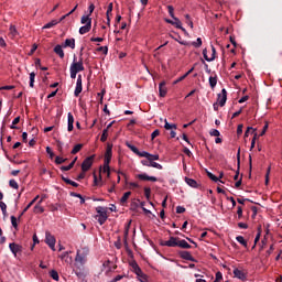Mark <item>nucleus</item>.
Wrapping results in <instances>:
<instances>
[{"mask_svg": "<svg viewBox=\"0 0 282 282\" xmlns=\"http://www.w3.org/2000/svg\"><path fill=\"white\" fill-rule=\"evenodd\" d=\"M224 279V274L221 273V271H218L217 273H216V281H221Z\"/></svg>", "mask_w": 282, "mask_h": 282, "instance_id": "nucleus-60", "label": "nucleus"}, {"mask_svg": "<svg viewBox=\"0 0 282 282\" xmlns=\"http://www.w3.org/2000/svg\"><path fill=\"white\" fill-rule=\"evenodd\" d=\"M82 93H83V75H78L75 91H74V96L76 98H78Z\"/></svg>", "mask_w": 282, "mask_h": 282, "instance_id": "nucleus-10", "label": "nucleus"}, {"mask_svg": "<svg viewBox=\"0 0 282 282\" xmlns=\"http://www.w3.org/2000/svg\"><path fill=\"white\" fill-rule=\"evenodd\" d=\"M159 94L161 98L166 96V82H161L159 85Z\"/></svg>", "mask_w": 282, "mask_h": 282, "instance_id": "nucleus-17", "label": "nucleus"}, {"mask_svg": "<svg viewBox=\"0 0 282 282\" xmlns=\"http://www.w3.org/2000/svg\"><path fill=\"white\" fill-rule=\"evenodd\" d=\"M62 180L63 182H65V184H69L70 186H74L75 188H78V183L65 177V176H62Z\"/></svg>", "mask_w": 282, "mask_h": 282, "instance_id": "nucleus-25", "label": "nucleus"}, {"mask_svg": "<svg viewBox=\"0 0 282 282\" xmlns=\"http://www.w3.org/2000/svg\"><path fill=\"white\" fill-rule=\"evenodd\" d=\"M137 155H139V158H147V160H149V158H151V153H149L147 151L140 152V150H139V153H137Z\"/></svg>", "mask_w": 282, "mask_h": 282, "instance_id": "nucleus-45", "label": "nucleus"}, {"mask_svg": "<svg viewBox=\"0 0 282 282\" xmlns=\"http://www.w3.org/2000/svg\"><path fill=\"white\" fill-rule=\"evenodd\" d=\"M173 21H174V24L172 25H175L177 30H182L183 26H182V21H180V18H174Z\"/></svg>", "mask_w": 282, "mask_h": 282, "instance_id": "nucleus-40", "label": "nucleus"}, {"mask_svg": "<svg viewBox=\"0 0 282 282\" xmlns=\"http://www.w3.org/2000/svg\"><path fill=\"white\" fill-rule=\"evenodd\" d=\"M53 52H55L57 54V56H59V58H65V51H63V45L57 44L54 48Z\"/></svg>", "mask_w": 282, "mask_h": 282, "instance_id": "nucleus-16", "label": "nucleus"}, {"mask_svg": "<svg viewBox=\"0 0 282 282\" xmlns=\"http://www.w3.org/2000/svg\"><path fill=\"white\" fill-rule=\"evenodd\" d=\"M194 47H202V37H197L196 42H192Z\"/></svg>", "mask_w": 282, "mask_h": 282, "instance_id": "nucleus-52", "label": "nucleus"}, {"mask_svg": "<svg viewBox=\"0 0 282 282\" xmlns=\"http://www.w3.org/2000/svg\"><path fill=\"white\" fill-rule=\"evenodd\" d=\"M96 52H102V54H105V56H107V54H109V47L108 46H99L96 48Z\"/></svg>", "mask_w": 282, "mask_h": 282, "instance_id": "nucleus-37", "label": "nucleus"}, {"mask_svg": "<svg viewBox=\"0 0 282 282\" xmlns=\"http://www.w3.org/2000/svg\"><path fill=\"white\" fill-rule=\"evenodd\" d=\"M130 188L133 191V188H140V185L138 183L134 182H130L129 183Z\"/></svg>", "mask_w": 282, "mask_h": 282, "instance_id": "nucleus-63", "label": "nucleus"}, {"mask_svg": "<svg viewBox=\"0 0 282 282\" xmlns=\"http://www.w3.org/2000/svg\"><path fill=\"white\" fill-rule=\"evenodd\" d=\"M9 186L15 191H19V183L14 178L9 181Z\"/></svg>", "mask_w": 282, "mask_h": 282, "instance_id": "nucleus-35", "label": "nucleus"}, {"mask_svg": "<svg viewBox=\"0 0 282 282\" xmlns=\"http://www.w3.org/2000/svg\"><path fill=\"white\" fill-rule=\"evenodd\" d=\"M112 149H113V145L112 144H108L107 145V149H106V153H105V158H112L113 153H112Z\"/></svg>", "mask_w": 282, "mask_h": 282, "instance_id": "nucleus-24", "label": "nucleus"}, {"mask_svg": "<svg viewBox=\"0 0 282 282\" xmlns=\"http://www.w3.org/2000/svg\"><path fill=\"white\" fill-rule=\"evenodd\" d=\"M67 118H68L67 131H74V115H72V112H68Z\"/></svg>", "mask_w": 282, "mask_h": 282, "instance_id": "nucleus-19", "label": "nucleus"}, {"mask_svg": "<svg viewBox=\"0 0 282 282\" xmlns=\"http://www.w3.org/2000/svg\"><path fill=\"white\" fill-rule=\"evenodd\" d=\"M144 195L147 199H151V187H144Z\"/></svg>", "mask_w": 282, "mask_h": 282, "instance_id": "nucleus-50", "label": "nucleus"}, {"mask_svg": "<svg viewBox=\"0 0 282 282\" xmlns=\"http://www.w3.org/2000/svg\"><path fill=\"white\" fill-rule=\"evenodd\" d=\"M9 250L17 258L19 254H21L23 252V246L15 243V242H11V243H9Z\"/></svg>", "mask_w": 282, "mask_h": 282, "instance_id": "nucleus-7", "label": "nucleus"}, {"mask_svg": "<svg viewBox=\"0 0 282 282\" xmlns=\"http://www.w3.org/2000/svg\"><path fill=\"white\" fill-rule=\"evenodd\" d=\"M90 41L93 43H102V41H105V39H102V37H91Z\"/></svg>", "mask_w": 282, "mask_h": 282, "instance_id": "nucleus-59", "label": "nucleus"}, {"mask_svg": "<svg viewBox=\"0 0 282 282\" xmlns=\"http://www.w3.org/2000/svg\"><path fill=\"white\" fill-rule=\"evenodd\" d=\"M77 57L74 55L73 63L70 65V72H85V66L83 65V58H80L78 62L76 61Z\"/></svg>", "mask_w": 282, "mask_h": 282, "instance_id": "nucleus-2", "label": "nucleus"}, {"mask_svg": "<svg viewBox=\"0 0 282 282\" xmlns=\"http://www.w3.org/2000/svg\"><path fill=\"white\" fill-rule=\"evenodd\" d=\"M185 19H186L185 23L193 29V20H191V15L185 14Z\"/></svg>", "mask_w": 282, "mask_h": 282, "instance_id": "nucleus-51", "label": "nucleus"}, {"mask_svg": "<svg viewBox=\"0 0 282 282\" xmlns=\"http://www.w3.org/2000/svg\"><path fill=\"white\" fill-rule=\"evenodd\" d=\"M167 11L172 19H177V17H175V8H173V6H167Z\"/></svg>", "mask_w": 282, "mask_h": 282, "instance_id": "nucleus-38", "label": "nucleus"}, {"mask_svg": "<svg viewBox=\"0 0 282 282\" xmlns=\"http://www.w3.org/2000/svg\"><path fill=\"white\" fill-rule=\"evenodd\" d=\"M203 56L207 63H212V61H215V56L208 57V50L204 48L203 50Z\"/></svg>", "mask_w": 282, "mask_h": 282, "instance_id": "nucleus-28", "label": "nucleus"}, {"mask_svg": "<svg viewBox=\"0 0 282 282\" xmlns=\"http://www.w3.org/2000/svg\"><path fill=\"white\" fill-rule=\"evenodd\" d=\"M111 12H113V3H112V2H110V3L108 4V9H107L106 15L109 17V14H110Z\"/></svg>", "mask_w": 282, "mask_h": 282, "instance_id": "nucleus-55", "label": "nucleus"}, {"mask_svg": "<svg viewBox=\"0 0 282 282\" xmlns=\"http://www.w3.org/2000/svg\"><path fill=\"white\" fill-rule=\"evenodd\" d=\"M149 162H153L155 160H160V155L159 154H150V158H148Z\"/></svg>", "mask_w": 282, "mask_h": 282, "instance_id": "nucleus-54", "label": "nucleus"}, {"mask_svg": "<svg viewBox=\"0 0 282 282\" xmlns=\"http://www.w3.org/2000/svg\"><path fill=\"white\" fill-rule=\"evenodd\" d=\"M82 25H91V18L90 15H83L80 19Z\"/></svg>", "mask_w": 282, "mask_h": 282, "instance_id": "nucleus-23", "label": "nucleus"}, {"mask_svg": "<svg viewBox=\"0 0 282 282\" xmlns=\"http://www.w3.org/2000/svg\"><path fill=\"white\" fill-rule=\"evenodd\" d=\"M207 177H209V180H212V182H220L221 184H224V182L221 180H219V177L215 176V174H213L212 172L207 171Z\"/></svg>", "mask_w": 282, "mask_h": 282, "instance_id": "nucleus-29", "label": "nucleus"}, {"mask_svg": "<svg viewBox=\"0 0 282 282\" xmlns=\"http://www.w3.org/2000/svg\"><path fill=\"white\" fill-rule=\"evenodd\" d=\"M107 138H109V130L104 129L102 134L100 137L101 142H107Z\"/></svg>", "mask_w": 282, "mask_h": 282, "instance_id": "nucleus-36", "label": "nucleus"}, {"mask_svg": "<svg viewBox=\"0 0 282 282\" xmlns=\"http://www.w3.org/2000/svg\"><path fill=\"white\" fill-rule=\"evenodd\" d=\"M209 85H210L212 89H215V87H217V76H215V77L210 76L209 77Z\"/></svg>", "mask_w": 282, "mask_h": 282, "instance_id": "nucleus-34", "label": "nucleus"}, {"mask_svg": "<svg viewBox=\"0 0 282 282\" xmlns=\"http://www.w3.org/2000/svg\"><path fill=\"white\" fill-rule=\"evenodd\" d=\"M236 240L238 241V243H240L241 246H243V248H248V241H246V239L243 238V236H238V237H236Z\"/></svg>", "mask_w": 282, "mask_h": 282, "instance_id": "nucleus-27", "label": "nucleus"}, {"mask_svg": "<svg viewBox=\"0 0 282 282\" xmlns=\"http://www.w3.org/2000/svg\"><path fill=\"white\" fill-rule=\"evenodd\" d=\"M158 135H160V131L156 129V130H154V131L152 132L151 139H152V140H155V138H158Z\"/></svg>", "mask_w": 282, "mask_h": 282, "instance_id": "nucleus-61", "label": "nucleus"}, {"mask_svg": "<svg viewBox=\"0 0 282 282\" xmlns=\"http://www.w3.org/2000/svg\"><path fill=\"white\" fill-rule=\"evenodd\" d=\"M87 263V252L77 250V254L75 258V264L85 265Z\"/></svg>", "mask_w": 282, "mask_h": 282, "instance_id": "nucleus-5", "label": "nucleus"}, {"mask_svg": "<svg viewBox=\"0 0 282 282\" xmlns=\"http://www.w3.org/2000/svg\"><path fill=\"white\" fill-rule=\"evenodd\" d=\"M61 259L62 261H67V259H69V251L63 252Z\"/></svg>", "mask_w": 282, "mask_h": 282, "instance_id": "nucleus-56", "label": "nucleus"}, {"mask_svg": "<svg viewBox=\"0 0 282 282\" xmlns=\"http://www.w3.org/2000/svg\"><path fill=\"white\" fill-rule=\"evenodd\" d=\"M45 243L48 245L51 250H53V251L56 250V248H55V246H56V238H54V236L50 231L45 232Z\"/></svg>", "mask_w": 282, "mask_h": 282, "instance_id": "nucleus-8", "label": "nucleus"}, {"mask_svg": "<svg viewBox=\"0 0 282 282\" xmlns=\"http://www.w3.org/2000/svg\"><path fill=\"white\" fill-rule=\"evenodd\" d=\"M150 166H152L153 169H159V171H162V164L158 163V162H153L150 161Z\"/></svg>", "mask_w": 282, "mask_h": 282, "instance_id": "nucleus-48", "label": "nucleus"}, {"mask_svg": "<svg viewBox=\"0 0 282 282\" xmlns=\"http://www.w3.org/2000/svg\"><path fill=\"white\" fill-rule=\"evenodd\" d=\"M178 256L185 261H193V263H197V260L193 257V254H191V251H178Z\"/></svg>", "mask_w": 282, "mask_h": 282, "instance_id": "nucleus-13", "label": "nucleus"}, {"mask_svg": "<svg viewBox=\"0 0 282 282\" xmlns=\"http://www.w3.org/2000/svg\"><path fill=\"white\" fill-rule=\"evenodd\" d=\"M88 32H91V24H85L84 26L79 28V34H87Z\"/></svg>", "mask_w": 282, "mask_h": 282, "instance_id": "nucleus-22", "label": "nucleus"}, {"mask_svg": "<svg viewBox=\"0 0 282 282\" xmlns=\"http://www.w3.org/2000/svg\"><path fill=\"white\" fill-rule=\"evenodd\" d=\"M39 199V195L32 199L26 206L25 208L20 213L18 219H21V217H23V215H25V213H28V210H30V208H32V206H34V204H36V200Z\"/></svg>", "mask_w": 282, "mask_h": 282, "instance_id": "nucleus-14", "label": "nucleus"}, {"mask_svg": "<svg viewBox=\"0 0 282 282\" xmlns=\"http://www.w3.org/2000/svg\"><path fill=\"white\" fill-rule=\"evenodd\" d=\"M74 272L78 279L85 280L87 276V270L85 269V264H75Z\"/></svg>", "mask_w": 282, "mask_h": 282, "instance_id": "nucleus-3", "label": "nucleus"}, {"mask_svg": "<svg viewBox=\"0 0 282 282\" xmlns=\"http://www.w3.org/2000/svg\"><path fill=\"white\" fill-rule=\"evenodd\" d=\"M74 169V162H70L68 165L61 166V171H72Z\"/></svg>", "mask_w": 282, "mask_h": 282, "instance_id": "nucleus-47", "label": "nucleus"}, {"mask_svg": "<svg viewBox=\"0 0 282 282\" xmlns=\"http://www.w3.org/2000/svg\"><path fill=\"white\" fill-rule=\"evenodd\" d=\"M18 221H21V219L15 218L14 216H11V224H12V226L15 230H19V223Z\"/></svg>", "mask_w": 282, "mask_h": 282, "instance_id": "nucleus-30", "label": "nucleus"}, {"mask_svg": "<svg viewBox=\"0 0 282 282\" xmlns=\"http://www.w3.org/2000/svg\"><path fill=\"white\" fill-rule=\"evenodd\" d=\"M94 158H96V155H90L83 161L82 171L84 173H87V171H89V169H91V166L94 164Z\"/></svg>", "mask_w": 282, "mask_h": 282, "instance_id": "nucleus-6", "label": "nucleus"}, {"mask_svg": "<svg viewBox=\"0 0 282 282\" xmlns=\"http://www.w3.org/2000/svg\"><path fill=\"white\" fill-rule=\"evenodd\" d=\"M180 238L170 237L169 240H161L160 246H166L167 248H178Z\"/></svg>", "mask_w": 282, "mask_h": 282, "instance_id": "nucleus-4", "label": "nucleus"}, {"mask_svg": "<svg viewBox=\"0 0 282 282\" xmlns=\"http://www.w3.org/2000/svg\"><path fill=\"white\" fill-rule=\"evenodd\" d=\"M50 276L54 280V281H58L59 276H58V271L56 270H52L50 272Z\"/></svg>", "mask_w": 282, "mask_h": 282, "instance_id": "nucleus-42", "label": "nucleus"}, {"mask_svg": "<svg viewBox=\"0 0 282 282\" xmlns=\"http://www.w3.org/2000/svg\"><path fill=\"white\" fill-rule=\"evenodd\" d=\"M238 228H242L243 230H248V224L238 223Z\"/></svg>", "mask_w": 282, "mask_h": 282, "instance_id": "nucleus-64", "label": "nucleus"}, {"mask_svg": "<svg viewBox=\"0 0 282 282\" xmlns=\"http://www.w3.org/2000/svg\"><path fill=\"white\" fill-rule=\"evenodd\" d=\"M54 25H58V20H52L51 22L46 23L43 26V30H50L51 28H54Z\"/></svg>", "mask_w": 282, "mask_h": 282, "instance_id": "nucleus-26", "label": "nucleus"}, {"mask_svg": "<svg viewBox=\"0 0 282 282\" xmlns=\"http://www.w3.org/2000/svg\"><path fill=\"white\" fill-rule=\"evenodd\" d=\"M164 129H166V131H171V129H177V126L175 123H169V121L165 119Z\"/></svg>", "mask_w": 282, "mask_h": 282, "instance_id": "nucleus-32", "label": "nucleus"}, {"mask_svg": "<svg viewBox=\"0 0 282 282\" xmlns=\"http://www.w3.org/2000/svg\"><path fill=\"white\" fill-rule=\"evenodd\" d=\"M209 135L214 137V138H219V135H221V133L219 132V130L217 129H212L209 131Z\"/></svg>", "mask_w": 282, "mask_h": 282, "instance_id": "nucleus-44", "label": "nucleus"}, {"mask_svg": "<svg viewBox=\"0 0 282 282\" xmlns=\"http://www.w3.org/2000/svg\"><path fill=\"white\" fill-rule=\"evenodd\" d=\"M129 197H131V192H126V193L123 194V196L121 197L120 203H121V204H127Z\"/></svg>", "mask_w": 282, "mask_h": 282, "instance_id": "nucleus-33", "label": "nucleus"}, {"mask_svg": "<svg viewBox=\"0 0 282 282\" xmlns=\"http://www.w3.org/2000/svg\"><path fill=\"white\" fill-rule=\"evenodd\" d=\"M129 228H131V220L124 226V241H127V237H129Z\"/></svg>", "mask_w": 282, "mask_h": 282, "instance_id": "nucleus-39", "label": "nucleus"}, {"mask_svg": "<svg viewBox=\"0 0 282 282\" xmlns=\"http://www.w3.org/2000/svg\"><path fill=\"white\" fill-rule=\"evenodd\" d=\"M130 265L133 271H135V270H138V268H140V265H138V262H135V261L130 262Z\"/></svg>", "mask_w": 282, "mask_h": 282, "instance_id": "nucleus-62", "label": "nucleus"}, {"mask_svg": "<svg viewBox=\"0 0 282 282\" xmlns=\"http://www.w3.org/2000/svg\"><path fill=\"white\" fill-rule=\"evenodd\" d=\"M62 47H70V50H76V39H66L62 44Z\"/></svg>", "mask_w": 282, "mask_h": 282, "instance_id": "nucleus-15", "label": "nucleus"}, {"mask_svg": "<svg viewBox=\"0 0 282 282\" xmlns=\"http://www.w3.org/2000/svg\"><path fill=\"white\" fill-rule=\"evenodd\" d=\"M36 78V73H30V87H34V79Z\"/></svg>", "mask_w": 282, "mask_h": 282, "instance_id": "nucleus-46", "label": "nucleus"}, {"mask_svg": "<svg viewBox=\"0 0 282 282\" xmlns=\"http://www.w3.org/2000/svg\"><path fill=\"white\" fill-rule=\"evenodd\" d=\"M137 180H140L141 182H158V177L155 176H149L147 173L137 174Z\"/></svg>", "mask_w": 282, "mask_h": 282, "instance_id": "nucleus-12", "label": "nucleus"}, {"mask_svg": "<svg viewBox=\"0 0 282 282\" xmlns=\"http://www.w3.org/2000/svg\"><path fill=\"white\" fill-rule=\"evenodd\" d=\"M234 276L236 279H239L240 281H247L248 279V273L245 270L241 269H235L234 270Z\"/></svg>", "mask_w": 282, "mask_h": 282, "instance_id": "nucleus-11", "label": "nucleus"}, {"mask_svg": "<svg viewBox=\"0 0 282 282\" xmlns=\"http://www.w3.org/2000/svg\"><path fill=\"white\" fill-rule=\"evenodd\" d=\"M46 153L50 155L51 160H54V152L52 151V148L46 147Z\"/></svg>", "mask_w": 282, "mask_h": 282, "instance_id": "nucleus-58", "label": "nucleus"}, {"mask_svg": "<svg viewBox=\"0 0 282 282\" xmlns=\"http://www.w3.org/2000/svg\"><path fill=\"white\" fill-rule=\"evenodd\" d=\"M41 204H43V199H41L33 209V213H35L36 215H41L42 213H45V209L43 208V206H41Z\"/></svg>", "mask_w": 282, "mask_h": 282, "instance_id": "nucleus-18", "label": "nucleus"}, {"mask_svg": "<svg viewBox=\"0 0 282 282\" xmlns=\"http://www.w3.org/2000/svg\"><path fill=\"white\" fill-rule=\"evenodd\" d=\"M226 100H228V91H226V88H223L221 94H218L217 102L220 107H225Z\"/></svg>", "mask_w": 282, "mask_h": 282, "instance_id": "nucleus-9", "label": "nucleus"}, {"mask_svg": "<svg viewBox=\"0 0 282 282\" xmlns=\"http://www.w3.org/2000/svg\"><path fill=\"white\" fill-rule=\"evenodd\" d=\"M83 149V143L76 144L72 150V155H76V153H79V151Z\"/></svg>", "mask_w": 282, "mask_h": 282, "instance_id": "nucleus-31", "label": "nucleus"}, {"mask_svg": "<svg viewBox=\"0 0 282 282\" xmlns=\"http://www.w3.org/2000/svg\"><path fill=\"white\" fill-rule=\"evenodd\" d=\"M126 145L128 147V149H130V151H132V153H135V155H138L140 150H138V148H135V145H133L131 143H126Z\"/></svg>", "mask_w": 282, "mask_h": 282, "instance_id": "nucleus-41", "label": "nucleus"}, {"mask_svg": "<svg viewBox=\"0 0 282 282\" xmlns=\"http://www.w3.org/2000/svg\"><path fill=\"white\" fill-rule=\"evenodd\" d=\"M185 182L188 186H191L192 188H199V184L197 183V181L189 178V177H185Z\"/></svg>", "mask_w": 282, "mask_h": 282, "instance_id": "nucleus-21", "label": "nucleus"}, {"mask_svg": "<svg viewBox=\"0 0 282 282\" xmlns=\"http://www.w3.org/2000/svg\"><path fill=\"white\" fill-rule=\"evenodd\" d=\"M9 30H10L11 36H18L19 35V32L17 31V26L15 25L11 24Z\"/></svg>", "mask_w": 282, "mask_h": 282, "instance_id": "nucleus-43", "label": "nucleus"}, {"mask_svg": "<svg viewBox=\"0 0 282 282\" xmlns=\"http://www.w3.org/2000/svg\"><path fill=\"white\" fill-rule=\"evenodd\" d=\"M65 162H67V159L61 156L55 158V164H65Z\"/></svg>", "mask_w": 282, "mask_h": 282, "instance_id": "nucleus-49", "label": "nucleus"}, {"mask_svg": "<svg viewBox=\"0 0 282 282\" xmlns=\"http://www.w3.org/2000/svg\"><path fill=\"white\" fill-rule=\"evenodd\" d=\"M96 213L98 214L96 216V219L98 220V224L100 226L105 225V221H107V219H108L107 209H105V207H102V206H98L96 208Z\"/></svg>", "mask_w": 282, "mask_h": 282, "instance_id": "nucleus-1", "label": "nucleus"}, {"mask_svg": "<svg viewBox=\"0 0 282 282\" xmlns=\"http://www.w3.org/2000/svg\"><path fill=\"white\" fill-rule=\"evenodd\" d=\"M178 248H183L184 250H191L192 246L186 240L178 238Z\"/></svg>", "mask_w": 282, "mask_h": 282, "instance_id": "nucleus-20", "label": "nucleus"}, {"mask_svg": "<svg viewBox=\"0 0 282 282\" xmlns=\"http://www.w3.org/2000/svg\"><path fill=\"white\" fill-rule=\"evenodd\" d=\"M237 215H238V219H241V217H243V207L238 206Z\"/></svg>", "mask_w": 282, "mask_h": 282, "instance_id": "nucleus-53", "label": "nucleus"}, {"mask_svg": "<svg viewBox=\"0 0 282 282\" xmlns=\"http://www.w3.org/2000/svg\"><path fill=\"white\" fill-rule=\"evenodd\" d=\"M176 213H177V215H182V213H186V208L183 207V206H177L176 207Z\"/></svg>", "mask_w": 282, "mask_h": 282, "instance_id": "nucleus-57", "label": "nucleus"}]
</instances>
